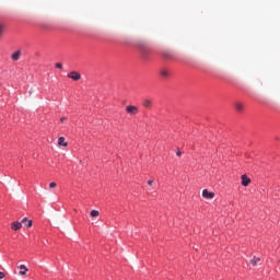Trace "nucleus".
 <instances>
[{
  "instance_id": "nucleus-1",
  "label": "nucleus",
  "mask_w": 280,
  "mask_h": 280,
  "mask_svg": "<svg viewBox=\"0 0 280 280\" xmlns=\"http://www.w3.org/2000/svg\"><path fill=\"white\" fill-rule=\"evenodd\" d=\"M68 78H70V80H74V82H78V80L82 79V74H80V72H78V71H71L68 74Z\"/></svg>"
},
{
  "instance_id": "nucleus-2",
  "label": "nucleus",
  "mask_w": 280,
  "mask_h": 280,
  "mask_svg": "<svg viewBox=\"0 0 280 280\" xmlns=\"http://www.w3.org/2000/svg\"><path fill=\"white\" fill-rule=\"evenodd\" d=\"M126 113H128V115H137V113H139V107L135 105H128L126 107Z\"/></svg>"
},
{
  "instance_id": "nucleus-3",
  "label": "nucleus",
  "mask_w": 280,
  "mask_h": 280,
  "mask_svg": "<svg viewBox=\"0 0 280 280\" xmlns=\"http://www.w3.org/2000/svg\"><path fill=\"white\" fill-rule=\"evenodd\" d=\"M202 197L207 198L208 200H213V198H215V192H210L208 189H203Z\"/></svg>"
},
{
  "instance_id": "nucleus-4",
  "label": "nucleus",
  "mask_w": 280,
  "mask_h": 280,
  "mask_svg": "<svg viewBox=\"0 0 280 280\" xmlns=\"http://www.w3.org/2000/svg\"><path fill=\"white\" fill-rule=\"evenodd\" d=\"M18 268L20 270L19 275L21 277H25V275H27V272L30 271V269L25 265H20Z\"/></svg>"
},
{
  "instance_id": "nucleus-5",
  "label": "nucleus",
  "mask_w": 280,
  "mask_h": 280,
  "mask_svg": "<svg viewBox=\"0 0 280 280\" xmlns=\"http://www.w3.org/2000/svg\"><path fill=\"white\" fill-rule=\"evenodd\" d=\"M21 50H16L11 55V60H13V62H16L21 59Z\"/></svg>"
},
{
  "instance_id": "nucleus-6",
  "label": "nucleus",
  "mask_w": 280,
  "mask_h": 280,
  "mask_svg": "<svg viewBox=\"0 0 280 280\" xmlns=\"http://www.w3.org/2000/svg\"><path fill=\"white\" fill-rule=\"evenodd\" d=\"M142 106L144 108H148L150 110V108H152V100L150 98H143L142 100Z\"/></svg>"
},
{
  "instance_id": "nucleus-7",
  "label": "nucleus",
  "mask_w": 280,
  "mask_h": 280,
  "mask_svg": "<svg viewBox=\"0 0 280 280\" xmlns=\"http://www.w3.org/2000/svg\"><path fill=\"white\" fill-rule=\"evenodd\" d=\"M163 58H165L166 60H172V58H174V52L170 51V50H164L162 52Z\"/></svg>"
},
{
  "instance_id": "nucleus-8",
  "label": "nucleus",
  "mask_w": 280,
  "mask_h": 280,
  "mask_svg": "<svg viewBox=\"0 0 280 280\" xmlns=\"http://www.w3.org/2000/svg\"><path fill=\"white\" fill-rule=\"evenodd\" d=\"M241 178L243 187H248V185H250V178L247 175H242Z\"/></svg>"
},
{
  "instance_id": "nucleus-9",
  "label": "nucleus",
  "mask_w": 280,
  "mask_h": 280,
  "mask_svg": "<svg viewBox=\"0 0 280 280\" xmlns=\"http://www.w3.org/2000/svg\"><path fill=\"white\" fill-rule=\"evenodd\" d=\"M22 228H23L22 221H21V222L15 221V222H13L12 225H11V229H12L13 231H20V229H22Z\"/></svg>"
},
{
  "instance_id": "nucleus-10",
  "label": "nucleus",
  "mask_w": 280,
  "mask_h": 280,
  "mask_svg": "<svg viewBox=\"0 0 280 280\" xmlns=\"http://www.w3.org/2000/svg\"><path fill=\"white\" fill-rule=\"evenodd\" d=\"M159 73L162 78H170V70L167 69H161Z\"/></svg>"
},
{
  "instance_id": "nucleus-11",
  "label": "nucleus",
  "mask_w": 280,
  "mask_h": 280,
  "mask_svg": "<svg viewBox=\"0 0 280 280\" xmlns=\"http://www.w3.org/2000/svg\"><path fill=\"white\" fill-rule=\"evenodd\" d=\"M26 223V229H32V220H28L27 218L22 219V224Z\"/></svg>"
},
{
  "instance_id": "nucleus-12",
  "label": "nucleus",
  "mask_w": 280,
  "mask_h": 280,
  "mask_svg": "<svg viewBox=\"0 0 280 280\" xmlns=\"http://www.w3.org/2000/svg\"><path fill=\"white\" fill-rule=\"evenodd\" d=\"M235 109L238 110V113H242L244 110V104L242 103H235Z\"/></svg>"
},
{
  "instance_id": "nucleus-13",
  "label": "nucleus",
  "mask_w": 280,
  "mask_h": 280,
  "mask_svg": "<svg viewBox=\"0 0 280 280\" xmlns=\"http://www.w3.org/2000/svg\"><path fill=\"white\" fill-rule=\"evenodd\" d=\"M58 145H62L63 148H67L68 143L65 141V137H60L58 139Z\"/></svg>"
},
{
  "instance_id": "nucleus-14",
  "label": "nucleus",
  "mask_w": 280,
  "mask_h": 280,
  "mask_svg": "<svg viewBox=\"0 0 280 280\" xmlns=\"http://www.w3.org/2000/svg\"><path fill=\"white\" fill-rule=\"evenodd\" d=\"M259 261H261V258H259V257H254V258L250 260V264H252V266H257V264H259Z\"/></svg>"
},
{
  "instance_id": "nucleus-15",
  "label": "nucleus",
  "mask_w": 280,
  "mask_h": 280,
  "mask_svg": "<svg viewBox=\"0 0 280 280\" xmlns=\"http://www.w3.org/2000/svg\"><path fill=\"white\" fill-rule=\"evenodd\" d=\"M90 215H91V218H98L100 212H98L97 210H92V211L90 212Z\"/></svg>"
},
{
  "instance_id": "nucleus-16",
  "label": "nucleus",
  "mask_w": 280,
  "mask_h": 280,
  "mask_svg": "<svg viewBox=\"0 0 280 280\" xmlns=\"http://www.w3.org/2000/svg\"><path fill=\"white\" fill-rule=\"evenodd\" d=\"M49 187H50V189H56V187H58V184H56V182H51L49 184Z\"/></svg>"
},
{
  "instance_id": "nucleus-17",
  "label": "nucleus",
  "mask_w": 280,
  "mask_h": 280,
  "mask_svg": "<svg viewBox=\"0 0 280 280\" xmlns=\"http://www.w3.org/2000/svg\"><path fill=\"white\" fill-rule=\"evenodd\" d=\"M55 67H56V69H62V63L57 62V63H55Z\"/></svg>"
},
{
  "instance_id": "nucleus-18",
  "label": "nucleus",
  "mask_w": 280,
  "mask_h": 280,
  "mask_svg": "<svg viewBox=\"0 0 280 280\" xmlns=\"http://www.w3.org/2000/svg\"><path fill=\"white\" fill-rule=\"evenodd\" d=\"M0 279H5V273H3V271H0Z\"/></svg>"
},
{
  "instance_id": "nucleus-19",
  "label": "nucleus",
  "mask_w": 280,
  "mask_h": 280,
  "mask_svg": "<svg viewBox=\"0 0 280 280\" xmlns=\"http://www.w3.org/2000/svg\"><path fill=\"white\" fill-rule=\"evenodd\" d=\"M154 184V179H149L148 185L152 186Z\"/></svg>"
},
{
  "instance_id": "nucleus-20",
  "label": "nucleus",
  "mask_w": 280,
  "mask_h": 280,
  "mask_svg": "<svg viewBox=\"0 0 280 280\" xmlns=\"http://www.w3.org/2000/svg\"><path fill=\"white\" fill-rule=\"evenodd\" d=\"M3 25L0 24V36L3 34Z\"/></svg>"
},
{
  "instance_id": "nucleus-21",
  "label": "nucleus",
  "mask_w": 280,
  "mask_h": 280,
  "mask_svg": "<svg viewBox=\"0 0 280 280\" xmlns=\"http://www.w3.org/2000/svg\"><path fill=\"white\" fill-rule=\"evenodd\" d=\"M60 121H61V124H65V121H67V117H61Z\"/></svg>"
},
{
  "instance_id": "nucleus-22",
  "label": "nucleus",
  "mask_w": 280,
  "mask_h": 280,
  "mask_svg": "<svg viewBox=\"0 0 280 280\" xmlns=\"http://www.w3.org/2000/svg\"><path fill=\"white\" fill-rule=\"evenodd\" d=\"M177 156H180L183 153L180 151L176 152Z\"/></svg>"
}]
</instances>
